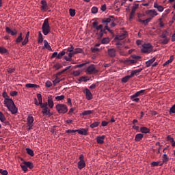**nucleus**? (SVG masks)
I'll return each instance as SVG.
<instances>
[{
    "mask_svg": "<svg viewBox=\"0 0 175 175\" xmlns=\"http://www.w3.org/2000/svg\"><path fill=\"white\" fill-rule=\"evenodd\" d=\"M49 19L47 18L44 21V23H42V33L43 35L47 36L51 32V27L49 24Z\"/></svg>",
    "mask_w": 175,
    "mask_h": 175,
    "instance_id": "obj_1",
    "label": "nucleus"
},
{
    "mask_svg": "<svg viewBox=\"0 0 175 175\" xmlns=\"http://www.w3.org/2000/svg\"><path fill=\"white\" fill-rule=\"evenodd\" d=\"M101 23L103 24L107 23L109 25V23H111V27L113 28L117 25V24L115 23V18L113 16H110L108 18H103L101 19Z\"/></svg>",
    "mask_w": 175,
    "mask_h": 175,
    "instance_id": "obj_2",
    "label": "nucleus"
},
{
    "mask_svg": "<svg viewBox=\"0 0 175 175\" xmlns=\"http://www.w3.org/2000/svg\"><path fill=\"white\" fill-rule=\"evenodd\" d=\"M83 53V49H80V48H77L74 49V51L72 52V53H68V56H64V59H66V61H72V57H73V55H75V54H78V53Z\"/></svg>",
    "mask_w": 175,
    "mask_h": 175,
    "instance_id": "obj_3",
    "label": "nucleus"
},
{
    "mask_svg": "<svg viewBox=\"0 0 175 175\" xmlns=\"http://www.w3.org/2000/svg\"><path fill=\"white\" fill-rule=\"evenodd\" d=\"M56 109L59 113H66L68 112V107L65 104H57L55 106Z\"/></svg>",
    "mask_w": 175,
    "mask_h": 175,
    "instance_id": "obj_4",
    "label": "nucleus"
},
{
    "mask_svg": "<svg viewBox=\"0 0 175 175\" xmlns=\"http://www.w3.org/2000/svg\"><path fill=\"white\" fill-rule=\"evenodd\" d=\"M86 72L88 75H95L98 73L99 70H96L94 64H91L86 68Z\"/></svg>",
    "mask_w": 175,
    "mask_h": 175,
    "instance_id": "obj_5",
    "label": "nucleus"
},
{
    "mask_svg": "<svg viewBox=\"0 0 175 175\" xmlns=\"http://www.w3.org/2000/svg\"><path fill=\"white\" fill-rule=\"evenodd\" d=\"M152 51V45L150 43L144 44L142 49V52L144 53H150Z\"/></svg>",
    "mask_w": 175,
    "mask_h": 175,
    "instance_id": "obj_6",
    "label": "nucleus"
},
{
    "mask_svg": "<svg viewBox=\"0 0 175 175\" xmlns=\"http://www.w3.org/2000/svg\"><path fill=\"white\" fill-rule=\"evenodd\" d=\"M41 109H42V113L43 116H51L47 103H44V105L41 107Z\"/></svg>",
    "mask_w": 175,
    "mask_h": 175,
    "instance_id": "obj_7",
    "label": "nucleus"
},
{
    "mask_svg": "<svg viewBox=\"0 0 175 175\" xmlns=\"http://www.w3.org/2000/svg\"><path fill=\"white\" fill-rule=\"evenodd\" d=\"M83 92L85 94L87 100H92L93 99V94L91 93L90 89L85 88L83 90Z\"/></svg>",
    "mask_w": 175,
    "mask_h": 175,
    "instance_id": "obj_8",
    "label": "nucleus"
},
{
    "mask_svg": "<svg viewBox=\"0 0 175 175\" xmlns=\"http://www.w3.org/2000/svg\"><path fill=\"white\" fill-rule=\"evenodd\" d=\"M108 55L111 58H114L117 55V51L115 49H108Z\"/></svg>",
    "mask_w": 175,
    "mask_h": 175,
    "instance_id": "obj_9",
    "label": "nucleus"
},
{
    "mask_svg": "<svg viewBox=\"0 0 175 175\" xmlns=\"http://www.w3.org/2000/svg\"><path fill=\"white\" fill-rule=\"evenodd\" d=\"M146 14L149 15L150 16H151L150 18H154V17L155 16L158 15V13L156 12L155 10H146L145 12Z\"/></svg>",
    "mask_w": 175,
    "mask_h": 175,
    "instance_id": "obj_10",
    "label": "nucleus"
},
{
    "mask_svg": "<svg viewBox=\"0 0 175 175\" xmlns=\"http://www.w3.org/2000/svg\"><path fill=\"white\" fill-rule=\"evenodd\" d=\"M88 131H89L88 129L81 128L80 129H77V132L79 135L87 136L88 135Z\"/></svg>",
    "mask_w": 175,
    "mask_h": 175,
    "instance_id": "obj_11",
    "label": "nucleus"
},
{
    "mask_svg": "<svg viewBox=\"0 0 175 175\" xmlns=\"http://www.w3.org/2000/svg\"><path fill=\"white\" fill-rule=\"evenodd\" d=\"M9 111H10V113L12 114H16L18 112V109L16 108V106L15 105V103H14L12 105H11L9 108H8Z\"/></svg>",
    "mask_w": 175,
    "mask_h": 175,
    "instance_id": "obj_12",
    "label": "nucleus"
},
{
    "mask_svg": "<svg viewBox=\"0 0 175 175\" xmlns=\"http://www.w3.org/2000/svg\"><path fill=\"white\" fill-rule=\"evenodd\" d=\"M139 8V4H135L133 6L132 10L130 13V20L133 19V17L135 16L137 9Z\"/></svg>",
    "mask_w": 175,
    "mask_h": 175,
    "instance_id": "obj_13",
    "label": "nucleus"
},
{
    "mask_svg": "<svg viewBox=\"0 0 175 175\" xmlns=\"http://www.w3.org/2000/svg\"><path fill=\"white\" fill-rule=\"evenodd\" d=\"M14 103L12 98H8L7 100H4V104L8 109L12 107Z\"/></svg>",
    "mask_w": 175,
    "mask_h": 175,
    "instance_id": "obj_14",
    "label": "nucleus"
},
{
    "mask_svg": "<svg viewBox=\"0 0 175 175\" xmlns=\"http://www.w3.org/2000/svg\"><path fill=\"white\" fill-rule=\"evenodd\" d=\"M27 120V125L33 126L34 118L31 115H29Z\"/></svg>",
    "mask_w": 175,
    "mask_h": 175,
    "instance_id": "obj_15",
    "label": "nucleus"
},
{
    "mask_svg": "<svg viewBox=\"0 0 175 175\" xmlns=\"http://www.w3.org/2000/svg\"><path fill=\"white\" fill-rule=\"evenodd\" d=\"M5 31L8 33H10L12 36H16L17 33V30L16 29H14V30H12L10 27H5Z\"/></svg>",
    "mask_w": 175,
    "mask_h": 175,
    "instance_id": "obj_16",
    "label": "nucleus"
},
{
    "mask_svg": "<svg viewBox=\"0 0 175 175\" xmlns=\"http://www.w3.org/2000/svg\"><path fill=\"white\" fill-rule=\"evenodd\" d=\"M126 37V33L124 32L120 35H116L115 37L116 40H123Z\"/></svg>",
    "mask_w": 175,
    "mask_h": 175,
    "instance_id": "obj_17",
    "label": "nucleus"
},
{
    "mask_svg": "<svg viewBox=\"0 0 175 175\" xmlns=\"http://www.w3.org/2000/svg\"><path fill=\"white\" fill-rule=\"evenodd\" d=\"M144 92H145V90H139V92H137L135 93L133 95H132V98L142 96L144 95Z\"/></svg>",
    "mask_w": 175,
    "mask_h": 175,
    "instance_id": "obj_18",
    "label": "nucleus"
},
{
    "mask_svg": "<svg viewBox=\"0 0 175 175\" xmlns=\"http://www.w3.org/2000/svg\"><path fill=\"white\" fill-rule=\"evenodd\" d=\"M106 137V136L105 135H103L102 136H98L96 137V142L98 144H103L104 143V139Z\"/></svg>",
    "mask_w": 175,
    "mask_h": 175,
    "instance_id": "obj_19",
    "label": "nucleus"
},
{
    "mask_svg": "<svg viewBox=\"0 0 175 175\" xmlns=\"http://www.w3.org/2000/svg\"><path fill=\"white\" fill-rule=\"evenodd\" d=\"M144 135L142 133H137L135 136V141L138 142L143 139Z\"/></svg>",
    "mask_w": 175,
    "mask_h": 175,
    "instance_id": "obj_20",
    "label": "nucleus"
},
{
    "mask_svg": "<svg viewBox=\"0 0 175 175\" xmlns=\"http://www.w3.org/2000/svg\"><path fill=\"white\" fill-rule=\"evenodd\" d=\"M38 100V105L40 106V108L43 107L44 103H43L42 95L40 94H37Z\"/></svg>",
    "mask_w": 175,
    "mask_h": 175,
    "instance_id": "obj_21",
    "label": "nucleus"
},
{
    "mask_svg": "<svg viewBox=\"0 0 175 175\" xmlns=\"http://www.w3.org/2000/svg\"><path fill=\"white\" fill-rule=\"evenodd\" d=\"M25 87L27 88H33V90H36L37 88H40L39 85L33 83H27L25 84Z\"/></svg>",
    "mask_w": 175,
    "mask_h": 175,
    "instance_id": "obj_22",
    "label": "nucleus"
},
{
    "mask_svg": "<svg viewBox=\"0 0 175 175\" xmlns=\"http://www.w3.org/2000/svg\"><path fill=\"white\" fill-rule=\"evenodd\" d=\"M153 8L157 9L159 12H163L164 10V8L157 4V2L154 3Z\"/></svg>",
    "mask_w": 175,
    "mask_h": 175,
    "instance_id": "obj_23",
    "label": "nucleus"
},
{
    "mask_svg": "<svg viewBox=\"0 0 175 175\" xmlns=\"http://www.w3.org/2000/svg\"><path fill=\"white\" fill-rule=\"evenodd\" d=\"M47 105L51 109L53 108V107H54V101L53 100V98L51 97H48Z\"/></svg>",
    "mask_w": 175,
    "mask_h": 175,
    "instance_id": "obj_24",
    "label": "nucleus"
},
{
    "mask_svg": "<svg viewBox=\"0 0 175 175\" xmlns=\"http://www.w3.org/2000/svg\"><path fill=\"white\" fill-rule=\"evenodd\" d=\"M156 57H153L151 59L146 62V68H150V66L155 62Z\"/></svg>",
    "mask_w": 175,
    "mask_h": 175,
    "instance_id": "obj_25",
    "label": "nucleus"
},
{
    "mask_svg": "<svg viewBox=\"0 0 175 175\" xmlns=\"http://www.w3.org/2000/svg\"><path fill=\"white\" fill-rule=\"evenodd\" d=\"M140 132H142L143 134H148V133L150 132V129L146 126H142L140 128Z\"/></svg>",
    "mask_w": 175,
    "mask_h": 175,
    "instance_id": "obj_26",
    "label": "nucleus"
},
{
    "mask_svg": "<svg viewBox=\"0 0 175 175\" xmlns=\"http://www.w3.org/2000/svg\"><path fill=\"white\" fill-rule=\"evenodd\" d=\"M29 35H30V32L28 31L25 36V39L23 40L22 44L23 46H25L27 44V43H28L29 42Z\"/></svg>",
    "mask_w": 175,
    "mask_h": 175,
    "instance_id": "obj_27",
    "label": "nucleus"
},
{
    "mask_svg": "<svg viewBox=\"0 0 175 175\" xmlns=\"http://www.w3.org/2000/svg\"><path fill=\"white\" fill-rule=\"evenodd\" d=\"M41 4H42L41 10L42 11L46 10V8H48L47 2L45 0H42Z\"/></svg>",
    "mask_w": 175,
    "mask_h": 175,
    "instance_id": "obj_28",
    "label": "nucleus"
},
{
    "mask_svg": "<svg viewBox=\"0 0 175 175\" xmlns=\"http://www.w3.org/2000/svg\"><path fill=\"white\" fill-rule=\"evenodd\" d=\"M77 166H78V168L79 170H82L85 167V161H79L78 163H77Z\"/></svg>",
    "mask_w": 175,
    "mask_h": 175,
    "instance_id": "obj_29",
    "label": "nucleus"
},
{
    "mask_svg": "<svg viewBox=\"0 0 175 175\" xmlns=\"http://www.w3.org/2000/svg\"><path fill=\"white\" fill-rule=\"evenodd\" d=\"M174 59V55H171L170 57V59L167 61H166L165 63H163V66H167L170 64H172Z\"/></svg>",
    "mask_w": 175,
    "mask_h": 175,
    "instance_id": "obj_30",
    "label": "nucleus"
},
{
    "mask_svg": "<svg viewBox=\"0 0 175 175\" xmlns=\"http://www.w3.org/2000/svg\"><path fill=\"white\" fill-rule=\"evenodd\" d=\"M23 164L27 165V167L31 170L34 167V165L31 161H23Z\"/></svg>",
    "mask_w": 175,
    "mask_h": 175,
    "instance_id": "obj_31",
    "label": "nucleus"
},
{
    "mask_svg": "<svg viewBox=\"0 0 175 175\" xmlns=\"http://www.w3.org/2000/svg\"><path fill=\"white\" fill-rule=\"evenodd\" d=\"M65 54H68V52L64 49L61 52H59V54H57V59H62L64 57V55H65Z\"/></svg>",
    "mask_w": 175,
    "mask_h": 175,
    "instance_id": "obj_32",
    "label": "nucleus"
},
{
    "mask_svg": "<svg viewBox=\"0 0 175 175\" xmlns=\"http://www.w3.org/2000/svg\"><path fill=\"white\" fill-rule=\"evenodd\" d=\"M143 70V68H139L138 70H134L131 71L130 74L131 77H133L134 75H137V73H140Z\"/></svg>",
    "mask_w": 175,
    "mask_h": 175,
    "instance_id": "obj_33",
    "label": "nucleus"
},
{
    "mask_svg": "<svg viewBox=\"0 0 175 175\" xmlns=\"http://www.w3.org/2000/svg\"><path fill=\"white\" fill-rule=\"evenodd\" d=\"M23 40V33H20L19 36L16 39L15 42L16 44L21 43Z\"/></svg>",
    "mask_w": 175,
    "mask_h": 175,
    "instance_id": "obj_34",
    "label": "nucleus"
},
{
    "mask_svg": "<svg viewBox=\"0 0 175 175\" xmlns=\"http://www.w3.org/2000/svg\"><path fill=\"white\" fill-rule=\"evenodd\" d=\"M94 113V111H91V110H87V111H84L81 113V116H89L91 115Z\"/></svg>",
    "mask_w": 175,
    "mask_h": 175,
    "instance_id": "obj_35",
    "label": "nucleus"
},
{
    "mask_svg": "<svg viewBox=\"0 0 175 175\" xmlns=\"http://www.w3.org/2000/svg\"><path fill=\"white\" fill-rule=\"evenodd\" d=\"M64 50L66 51V52H67V55H68V53L72 54L74 52L75 47H74V46L71 45V46H70L67 49H64Z\"/></svg>",
    "mask_w": 175,
    "mask_h": 175,
    "instance_id": "obj_36",
    "label": "nucleus"
},
{
    "mask_svg": "<svg viewBox=\"0 0 175 175\" xmlns=\"http://www.w3.org/2000/svg\"><path fill=\"white\" fill-rule=\"evenodd\" d=\"M38 43H42L43 42V35L42 34L41 31H38Z\"/></svg>",
    "mask_w": 175,
    "mask_h": 175,
    "instance_id": "obj_37",
    "label": "nucleus"
},
{
    "mask_svg": "<svg viewBox=\"0 0 175 175\" xmlns=\"http://www.w3.org/2000/svg\"><path fill=\"white\" fill-rule=\"evenodd\" d=\"M27 153L30 155V157H34V152L31 148H26Z\"/></svg>",
    "mask_w": 175,
    "mask_h": 175,
    "instance_id": "obj_38",
    "label": "nucleus"
},
{
    "mask_svg": "<svg viewBox=\"0 0 175 175\" xmlns=\"http://www.w3.org/2000/svg\"><path fill=\"white\" fill-rule=\"evenodd\" d=\"M169 41H170V38H165L160 40V42L162 44H166L169 42Z\"/></svg>",
    "mask_w": 175,
    "mask_h": 175,
    "instance_id": "obj_39",
    "label": "nucleus"
},
{
    "mask_svg": "<svg viewBox=\"0 0 175 175\" xmlns=\"http://www.w3.org/2000/svg\"><path fill=\"white\" fill-rule=\"evenodd\" d=\"M44 47L47 49L48 50H51V47L49 45V42L47 40H44Z\"/></svg>",
    "mask_w": 175,
    "mask_h": 175,
    "instance_id": "obj_40",
    "label": "nucleus"
},
{
    "mask_svg": "<svg viewBox=\"0 0 175 175\" xmlns=\"http://www.w3.org/2000/svg\"><path fill=\"white\" fill-rule=\"evenodd\" d=\"M132 77L131 75L126 76L122 79V82L126 83L129 79H131Z\"/></svg>",
    "mask_w": 175,
    "mask_h": 175,
    "instance_id": "obj_41",
    "label": "nucleus"
},
{
    "mask_svg": "<svg viewBox=\"0 0 175 175\" xmlns=\"http://www.w3.org/2000/svg\"><path fill=\"white\" fill-rule=\"evenodd\" d=\"M100 124L99 122H94L90 124V129H95V127H98Z\"/></svg>",
    "mask_w": 175,
    "mask_h": 175,
    "instance_id": "obj_42",
    "label": "nucleus"
},
{
    "mask_svg": "<svg viewBox=\"0 0 175 175\" xmlns=\"http://www.w3.org/2000/svg\"><path fill=\"white\" fill-rule=\"evenodd\" d=\"M169 35V33L167 31V30H164V31L162 33V34L160 36L161 38H167V36Z\"/></svg>",
    "mask_w": 175,
    "mask_h": 175,
    "instance_id": "obj_43",
    "label": "nucleus"
},
{
    "mask_svg": "<svg viewBox=\"0 0 175 175\" xmlns=\"http://www.w3.org/2000/svg\"><path fill=\"white\" fill-rule=\"evenodd\" d=\"M63 79H59V78L58 77H57L56 79H54V81H53V85L55 86L57 84H58V83H59Z\"/></svg>",
    "mask_w": 175,
    "mask_h": 175,
    "instance_id": "obj_44",
    "label": "nucleus"
},
{
    "mask_svg": "<svg viewBox=\"0 0 175 175\" xmlns=\"http://www.w3.org/2000/svg\"><path fill=\"white\" fill-rule=\"evenodd\" d=\"M21 167L25 172V173H27V172L28 171L27 165L23 164V162L21 164Z\"/></svg>",
    "mask_w": 175,
    "mask_h": 175,
    "instance_id": "obj_45",
    "label": "nucleus"
},
{
    "mask_svg": "<svg viewBox=\"0 0 175 175\" xmlns=\"http://www.w3.org/2000/svg\"><path fill=\"white\" fill-rule=\"evenodd\" d=\"M90 81V78L88 77H81L79 78V81L87 82Z\"/></svg>",
    "mask_w": 175,
    "mask_h": 175,
    "instance_id": "obj_46",
    "label": "nucleus"
},
{
    "mask_svg": "<svg viewBox=\"0 0 175 175\" xmlns=\"http://www.w3.org/2000/svg\"><path fill=\"white\" fill-rule=\"evenodd\" d=\"M5 120H6L5 116L2 113L1 111H0V121L1 122H5Z\"/></svg>",
    "mask_w": 175,
    "mask_h": 175,
    "instance_id": "obj_47",
    "label": "nucleus"
},
{
    "mask_svg": "<svg viewBox=\"0 0 175 175\" xmlns=\"http://www.w3.org/2000/svg\"><path fill=\"white\" fill-rule=\"evenodd\" d=\"M152 20V18H148L143 21V24L145 25H148V23Z\"/></svg>",
    "mask_w": 175,
    "mask_h": 175,
    "instance_id": "obj_48",
    "label": "nucleus"
},
{
    "mask_svg": "<svg viewBox=\"0 0 175 175\" xmlns=\"http://www.w3.org/2000/svg\"><path fill=\"white\" fill-rule=\"evenodd\" d=\"M91 12H92V14H97L98 12V8L97 7H92L91 8Z\"/></svg>",
    "mask_w": 175,
    "mask_h": 175,
    "instance_id": "obj_49",
    "label": "nucleus"
},
{
    "mask_svg": "<svg viewBox=\"0 0 175 175\" xmlns=\"http://www.w3.org/2000/svg\"><path fill=\"white\" fill-rule=\"evenodd\" d=\"M64 98H65V96L64 95L57 96L55 97V99L57 101L64 100Z\"/></svg>",
    "mask_w": 175,
    "mask_h": 175,
    "instance_id": "obj_50",
    "label": "nucleus"
},
{
    "mask_svg": "<svg viewBox=\"0 0 175 175\" xmlns=\"http://www.w3.org/2000/svg\"><path fill=\"white\" fill-rule=\"evenodd\" d=\"M109 38H105L101 40L102 44H109Z\"/></svg>",
    "mask_w": 175,
    "mask_h": 175,
    "instance_id": "obj_51",
    "label": "nucleus"
},
{
    "mask_svg": "<svg viewBox=\"0 0 175 175\" xmlns=\"http://www.w3.org/2000/svg\"><path fill=\"white\" fill-rule=\"evenodd\" d=\"M169 161V157H167V155L165 153L163 154V163H167Z\"/></svg>",
    "mask_w": 175,
    "mask_h": 175,
    "instance_id": "obj_52",
    "label": "nucleus"
},
{
    "mask_svg": "<svg viewBox=\"0 0 175 175\" xmlns=\"http://www.w3.org/2000/svg\"><path fill=\"white\" fill-rule=\"evenodd\" d=\"M8 53V50L2 46H0V53L1 54H5Z\"/></svg>",
    "mask_w": 175,
    "mask_h": 175,
    "instance_id": "obj_53",
    "label": "nucleus"
},
{
    "mask_svg": "<svg viewBox=\"0 0 175 175\" xmlns=\"http://www.w3.org/2000/svg\"><path fill=\"white\" fill-rule=\"evenodd\" d=\"M69 13H70V15L72 17L75 16V14H76L75 10H73L72 8H70V10H69Z\"/></svg>",
    "mask_w": 175,
    "mask_h": 175,
    "instance_id": "obj_54",
    "label": "nucleus"
},
{
    "mask_svg": "<svg viewBox=\"0 0 175 175\" xmlns=\"http://www.w3.org/2000/svg\"><path fill=\"white\" fill-rule=\"evenodd\" d=\"M132 97H133V95L130 96V99H131V100H132L133 102H135V103L139 102L140 99L138 98L137 97V98H132Z\"/></svg>",
    "mask_w": 175,
    "mask_h": 175,
    "instance_id": "obj_55",
    "label": "nucleus"
},
{
    "mask_svg": "<svg viewBox=\"0 0 175 175\" xmlns=\"http://www.w3.org/2000/svg\"><path fill=\"white\" fill-rule=\"evenodd\" d=\"M105 29H107V31H108L109 32H110L111 33V35H113V31L112 29H111L109 27V25L107 23H105Z\"/></svg>",
    "mask_w": 175,
    "mask_h": 175,
    "instance_id": "obj_56",
    "label": "nucleus"
},
{
    "mask_svg": "<svg viewBox=\"0 0 175 175\" xmlns=\"http://www.w3.org/2000/svg\"><path fill=\"white\" fill-rule=\"evenodd\" d=\"M169 113L172 114L175 113V104L172 107V108L169 110Z\"/></svg>",
    "mask_w": 175,
    "mask_h": 175,
    "instance_id": "obj_57",
    "label": "nucleus"
},
{
    "mask_svg": "<svg viewBox=\"0 0 175 175\" xmlns=\"http://www.w3.org/2000/svg\"><path fill=\"white\" fill-rule=\"evenodd\" d=\"M131 57L133 58V59H134V60H136V61H137V59H139L142 58L141 56H137V55H131Z\"/></svg>",
    "mask_w": 175,
    "mask_h": 175,
    "instance_id": "obj_58",
    "label": "nucleus"
},
{
    "mask_svg": "<svg viewBox=\"0 0 175 175\" xmlns=\"http://www.w3.org/2000/svg\"><path fill=\"white\" fill-rule=\"evenodd\" d=\"M167 140L171 143L174 142V139L173 137H172V136L170 135H168V136L167 137Z\"/></svg>",
    "mask_w": 175,
    "mask_h": 175,
    "instance_id": "obj_59",
    "label": "nucleus"
},
{
    "mask_svg": "<svg viewBox=\"0 0 175 175\" xmlns=\"http://www.w3.org/2000/svg\"><path fill=\"white\" fill-rule=\"evenodd\" d=\"M76 132H77V129H67V131H66L67 134H69L70 133H76Z\"/></svg>",
    "mask_w": 175,
    "mask_h": 175,
    "instance_id": "obj_60",
    "label": "nucleus"
},
{
    "mask_svg": "<svg viewBox=\"0 0 175 175\" xmlns=\"http://www.w3.org/2000/svg\"><path fill=\"white\" fill-rule=\"evenodd\" d=\"M81 74V72L80 70H76V71H74L72 72V75L75 76V77H79Z\"/></svg>",
    "mask_w": 175,
    "mask_h": 175,
    "instance_id": "obj_61",
    "label": "nucleus"
},
{
    "mask_svg": "<svg viewBox=\"0 0 175 175\" xmlns=\"http://www.w3.org/2000/svg\"><path fill=\"white\" fill-rule=\"evenodd\" d=\"M3 97L5 98V100H7L10 98L9 96L7 94L6 92L3 93Z\"/></svg>",
    "mask_w": 175,
    "mask_h": 175,
    "instance_id": "obj_62",
    "label": "nucleus"
},
{
    "mask_svg": "<svg viewBox=\"0 0 175 175\" xmlns=\"http://www.w3.org/2000/svg\"><path fill=\"white\" fill-rule=\"evenodd\" d=\"M54 68H56V70H59L60 68H62L63 66L59 64H58L55 65Z\"/></svg>",
    "mask_w": 175,
    "mask_h": 175,
    "instance_id": "obj_63",
    "label": "nucleus"
},
{
    "mask_svg": "<svg viewBox=\"0 0 175 175\" xmlns=\"http://www.w3.org/2000/svg\"><path fill=\"white\" fill-rule=\"evenodd\" d=\"M0 174H1L2 175H8V172L6 170H3L0 169Z\"/></svg>",
    "mask_w": 175,
    "mask_h": 175,
    "instance_id": "obj_64",
    "label": "nucleus"
}]
</instances>
